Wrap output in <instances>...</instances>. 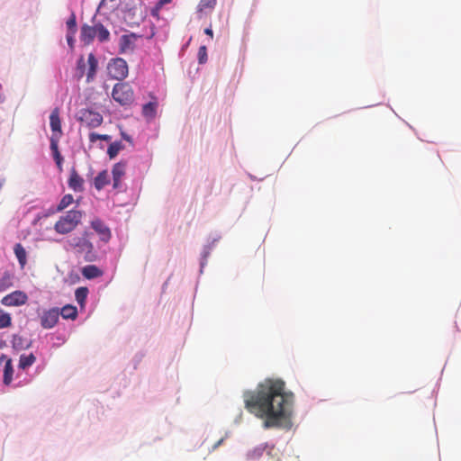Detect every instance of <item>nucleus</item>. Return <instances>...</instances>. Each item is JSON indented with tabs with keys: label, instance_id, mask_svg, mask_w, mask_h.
Wrapping results in <instances>:
<instances>
[{
	"label": "nucleus",
	"instance_id": "72a5a7b5",
	"mask_svg": "<svg viewBox=\"0 0 461 461\" xmlns=\"http://www.w3.org/2000/svg\"><path fill=\"white\" fill-rule=\"evenodd\" d=\"M85 67H86L85 59H84V57L81 56L79 58V59L77 60V69L80 70V75H79L80 77H83Z\"/></svg>",
	"mask_w": 461,
	"mask_h": 461
},
{
	"label": "nucleus",
	"instance_id": "2f4dec72",
	"mask_svg": "<svg viewBox=\"0 0 461 461\" xmlns=\"http://www.w3.org/2000/svg\"><path fill=\"white\" fill-rule=\"evenodd\" d=\"M198 61L200 64H204L207 61V49L205 46H201L198 50Z\"/></svg>",
	"mask_w": 461,
	"mask_h": 461
},
{
	"label": "nucleus",
	"instance_id": "e433bc0d",
	"mask_svg": "<svg viewBox=\"0 0 461 461\" xmlns=\"http://www.w3.org/2000/svg\"><path fill=\"white\" fill-rule=\"evenodd\" d=\"M204 33L208 35L211 39L213 38V32L211 26L204 29Z\"/></svg>",
	"mask_w": 461,
	"mask_h": 461
},
{
	"label": "nucleus",
	"instance_id": "1a4fd4ad",
	"mask_svg": "<svg viewBox=\"0 0 461 461\" xmlns=\"http://www.w3.org/2000/svg\"><path fill=\"white\" fill-rule=\"evenodd\" d=\"M28 301L27 294L20 290H16L5 296L1 300L2 304L5 306H22Z\"/></svg>",
	"mask_w": 461,
	"mask_h": 461
},
{
	"label": "nucleus",
	"instance_id": "2eb2a0df",
	"mask_svg": "<svg viewBox=\"0 0 461 461\" xmlns=\"http://www.w3.org/2000/svg\"><path fill=\"white\" fill-rule=\"evenodd\" d=\"M87 63H88L89 68H88V71L86 74V82L90 83L95 79L97 67H98V61L93 53H90L88 55Z\"/></svg>",
	"mask_w": 461,
	"mask_h": 461
},
{
	"label": "nucleus",
	"instance_id": "9d476101",
	"mask_svg": "<svg viewBox=\"0 0 461 461\" xmlns=\"http://www.w3.org/2000/svg\"><path fill=\"white\" fill-rule=\"evenodd\" d=\"M59 310L58 308H52L44 311L41 315V325L43 329H51L59 321Z\"/></svg>",
	"mask_w": 461,
	"mask_h": 461
},
{
	"label": "nucleus",
	"instance_id": "bb28decb",
	"mask_svg": "<svg viewBox=\"0 0 461 461\" xmlns=\"http://www.w3.org/2000/svg\"><path fill=\"white\" fill-rule=\"evenodd\" d=\"M122 145L121 142H113V143H111L108 147V149H107V154L109 155V158H115L119 151L122 149Z\"/></svg>",
	"mask_w": 461,
	"mask_h": 461
},
{
	"label": "nucleus",
	"instance_id": "4c0bfd02",
	"mask_svg": "<svg viewBox=\"0 0 461 461\" xmlns=\"http://www.w3.org/2000/svg\"><path fill=\"white\" fill-rule=\"evenodd\" d=\"M224 438H220L213 446H212V450L216 449L220 445L222 444Z\"/></svg>",
	"mask_w": 461,
	"mask_h": 461
},
{
	"label": "nucleus",
	"instance_id": "58836bf2",
	"mask_svg": "<svg viewBox=\"0 0 461 461\" xmlns=\"http://www.w3.org/2000/svg\"><path fill=\"white\" fill-rule=\"evenodd\" d=\"M171 1H172V0H159V1L158 2V5H159V6H163L164 5L168 4V3H170Z\"/></svg>",
	"mask_w": 461,
	"mask_h": 461
},
{
	"label": "nucleus",
	"instance_id": "393cba45",
	"mask_svg": "<svg viewBox=\"0 0 461 461\" xmlns=\"http://www.w3.org/2000/svg\"><path fill=\"white\" fill-rule=\"evenodd\" d=\"M88 294V289L85 286H81L77 288L75 292V297L77 302L81 305L84 306L85 302L86 300Z\"/></svg>",
	"mask_w": 461,
	"mask_h": 461
},
{
	"label": "nucleus",
	"instance_id": "0eeeda50",
	"mask_svg": "<svg viewBox=\"0 0 461 461\" xmlns=\"http://www.w3.org/2000/svg\"><path fill=\"white\" fill-rule=\"evenodd\" d=\"M77 120L86 127L97 128L103 123V116L91 109H81L77 113Z\"/></svg>",
	"mask_w": 461,
	"mask_h": 461
},
{
	"label": "nucleus",
	"instance_id": "cd10ccee",
	"mask_svg": "<svg viewBox=\"0 0 461 461\" xmlns=\"http://www.w3.org/2000/svg\"><path fill=\"white\" fill-rule=\"evenodd\" d=\"M73 201L74 198L72 194L64 195L58 205V211H63L68 206H69L73 203Z\"/></svg>",
	"mask_w": 461,
	"mask_h": 461
},
{
	"label": "nucleus",
	"instance_id": "7ed1b4c3",
	"mask_svg": "<svg viewBox=\"0 0 461 461\" xmlns=\"http://www.w3.org/2000/svg\"><path fill=\"white\" fill-rule=\"evenodd\" d=\"M83 212L78 210H70L60 216L54 224V230L59 234H68L72 232L81 222Z\"/></svg>",
	"mask_w": 461,
	"mask_h": 461
},
{
	"label": "nucleus",
	"instance_id": "aec40b11",
	"mask_svg": "<svg viewBox=\"0 0 461 461\" xmlns=\"http://www.w3.org/2000/svg\"><path fill=\"white\" fill-rule=\"evenodd\" d=\"M50 149L52 151L53 158L57 164V167H58L59 172H61L63 169L62 168L63 158L59 150V142H56L55 140L51 141Z\"/></svg>",
	"mask_w": 461,
	"mask_h": 461
},
{
	"label": "nucleus",
	"instance_id": "a211bd4d",
	"mask_svg": "<svg viewBox=\"0 0 461 461\" xmlns=\"http://www.w3.org/2000/svg\"><path fill=\"white\" fill-rule=\"evenodd\" d=\"M132 37H133V35L124 34L120 38V52L121 53H125L128 50H133Z\"/></svg>",
	"mask_w": 461,
	"mask_h": 461
},
{
	"label": "nucleus",
	"instance_id": "ea45409f",
	"mask_svg": "<svg viewBox=\"0 0 461 461\" xmlns=\"http://www.w3.org/2000/svg\"><path fill=\"white\" fill-rule=\"evenodd\" d=\"M123 138H124L125 140H127L128 141H131L130 137H128V136H126V135H124V134H123Z\"/></svg>",
	"mask_w": 461,
	"mask_h": 461
},
{
	"label": "nucleus",
	"instance_id": "f3484780",
	"mask_svg": "<svg viewBox=\"0 0 461 461\" xmlns=\"http://www.w3.org/2000/svg\"><path fill=\"white\" fill-rule=\"evenodd\" d=\"M110 183V177L106 170L98 173L95 177L94 185L97 190H102L105 185Z\"/></svg>",
	"mask_w": 461,
	"mask_h": 461
},
{
	"label": "nucleus",
	"instance_id": "f03ea898",
	"mask_svg": "<svg viewBox=\"0 0 461 461\" xmlns=\"http://www.w3.org/2000/svg\"><path fill=\"white\" fill-rule=\"evenodd\" d=\"M92 232L83 231L80 235H74L67 240L68 249L73 251L86 262H94L97 259V253L91 240Z\"/></svg>",
	"mask_w": 461,
	"mask_h": 461
},
{
	"label": "nucleus",
	"instance_id": "4468645a",
	"mask_svg": "<svg viewBox=\"0 0 461 461\" xmlns=\"http://www.w3.org/2000/svg\"><path fill=\"white\" fill-rule=\"evenodd\" d=\"M125 170H126V163L125 162H118L113 166V170H112L113 188L117 189L121 186V181H122V176L125 175Z\"/></svg>",
	"mask_w": 461,
	"mask_h": 461
},
{
	"label": "nucleus",
	"instance_id": "473e14b6",
	"mask_svg": "<svg viewBox=\"0 0 461 461\" xmlns=\"http://www.w3.org/2000/svg\"><path fill=\"white\" fill-rule=\"evenodd\" d=\"M23 339L20 337V336H14V339H13V347L16 349H21L23 348V342H22Z\"/></svg>",
	"mask_w": 461,
	"mask_h": 461
},
{
	"label": "nucleus",
	"instance_id": "c756f323",
	"mask_svg": "<svg viewBox=\"0 0 461 461\" xmlns=\"http://www.w3.org/2000/svg\"><path fill=\"white\" fill-rule=\"evenodd\" d=\"M12 319L9 313H2L0 315V329L7 328L11 325Z\"/></svg>",
	"mask_w": 461,
	"mask_h": 461
},
{
	"label": "nucleus",
	"instance_id": "ddd939ff",
	"mask_svg": "<svg viewBox=\"0 0 461 461\" xmlns=\"http://www.w3.org/2000/svg\"><path fill=\"white\" fill-rule=\"evenodd\" d=\"M84 183V179L79 176L77 170L74 167H72L68 181L69 188H71L75 192H83Z\"/></svg>",
	"mask_w": 461,
	"mask_h": 461
},
{
	"label": "nucleus",
	"instance_id": "412c9836",
	"mask_svg": "<svg viewBox=\"0 0 461 461\" xmlns=\"http://www.w3.org/2000/svg\"><path fill=\"white\" fill-rule=\"evenodd\" d=\"M59 315H61L64 319L75 320L77 317V307L71 304H67L61 308L59 311Z\"/></svg>",
	"mask_w": 461,
	"mask_h": 461
},
{
	"label": "nucleus",
	"instance_id": "6e6552de",
	"mask_svg": "<svg viewBox=\"0 0 461 461\" xmlns=\"http://www.w3.org/2000/svg\"><path fill=\"white\" fill-rule=\"evenodd\" d=\"M60 111L59 108L56 107L52 110L50 115V126L52 131L51 137H50V142L56 141L59 142L63 132L61 129V120H60Z\"/></svg>",
	"mask_w": 461,
	"mask_h": 461
},
{
	"label": "nucleus",
	"instance_id": "dca6fc26",
	"mask_svg": "<svg viewBox=\"0 0 461 461\" xmlns=\"http://www.w3.org/2000/svg\"><path fill=\"white\" fill-rule=\"evenodd\" d=\"M158 104L157 101L149 102L142 106V115L149 121L153 120L157 114Z\"/></svg>",
	"mask_w": 461,
	"mask_h": 461
},
{
	"label": "nucleus",
	"instance_id": "4be33fe9",
	"mask_svg": "<svg viewBox=\"0 0 461 461\" xmlns=\"http://www.w3.org/2000/svg\"><path fill=\"white\" fill-rule=\"evenodd\" d=\"M82 275L87 279H92L100 276L102 271L97 267L89 265L83 268Z\"/></svg>",
	"mask_w": 461,
	"mask_h": 461
},
{
	"label": "nucleus",
	"instance_id": "c85d7f7f",
	"mask_svg": "<svg viewBox=\"0 0 461 461\" xmlns=\"http://www.w3.org/2000/svg\"><path fill=\"white\" fill-rule=\"evenodd\" d=\"M67 27L68 32H72V34H76L77 32V20L76 15L73 13L71 16L67 21Z\"/></svg>",
	"mask_w": 461,
	"mask_h": 461
},
{
	"label": "nucleus",
	"instance_id": "39448f33",
	"mask_svg": "<svg viewBox=\"0 0 461 461\" xmlns=\"http://www.w3.org/2000/svg\"><path fill=\"white\" fill-rule=\"evenodd\" d=\"M113 99L122 106H130L134 102V91L127 82L116 83L112 91Z\"/></svg>",
	"mask_w": 461,
	"mask_h": 461
},
{
	"label": "nucleus",
	"instance_id": "5701e85b",
	"mask_svg": "<svg viewBox=\"0 0 461 461\" xmlns=\"http://www.w3.org/2000/svg\"><path fill=\"white\" fill-rule=\"evenodd\" d=\"M13 285V276L9 272H5L0 276V293L5 291Z\"/></svg>",
	"mask_w": 461,
	"mask_h": 461
},
{
	"label": "nucleus",
	"instance_id": "f257e3e1",
	"mask_svg": "<svg viewBox=\"0 0 461 461\" xmlns=\"http://www.w3.org/2000/svg\"><path fill=\"white\" fill-rule=\"evenodd\" d=\"M245 408L264 420L265 429L281 428L290 422L294 395L285 391L281 379L267 378L255 390L243 393Z\"/></svg>",
	"mask_w": 461,
	"mask_h": 461
},
{
	"label": "nucleus",
	"instance_id": "f8f14e48",
	"mask_svg": "<svg viewBox=\"0 0 461 461\" xmlns=\"http://www.w3.org/2000/svg\"><path fill=\"white\" fill-rule=\"evenodd\" d=\"M2 364H5L3 382L5 384L9 385L13 380L14 375L12 359L6 355L2 354L0 357V365Z\"/></svg>",
	"mask_w": 461,
	"mask_h": 461
},
{
	"label": "nucleus",
	"instance_id": "a878e982",
	"mask_svg": "<svg viewBox=\"0 0 461 461\" xmlns=\"http://www.w3.org/2000/svg\"><path fill=\"white\" fill-rule=\"evenodd\" d=\"M215 5L216 0H201L197 6V11L202 13L206 9L212 10Z\"/></svg>",
	"mask_w": 461,
	"mask_h": 461
},
{
	"label": "nucleus",
	"instance_id": "6ab92c4d",
	"mask_svg": "<svg viewBox=\"0 0 461 461\" xmlns=\"http://www.w3.org/2000/svg\"><path fill=\"white\" fill-rule=\"evenodd\" d=\"M14 254L18 259L21 267H23L27 263V253L22 244L17 243L14 248Z\"/></svg>",
	"mask_w": 461,
	"mask_h": 461
},
{
	"label": "nucleus",
	"instance_id": "7c9ffc66",
	"mask_svg": "<svg viewBox=\"0 0 461 461\" xmlns=\"http://www.w3.org/2000/svg\"><path fill=\"white\" fill-rule=\"evenodd\" d=\"M98 140H110V136L106 135V134H98V133H95V132H91L89 134V140H90V142L95 143Z\"/></svg>",
	"mask_w": 461,
	"mask_h": 461
},
{
	"label": "nucleus",
	"instance_id": "c9c22d12",
	"mask_svg": "<svg viewBox=\"0 0 461 461\" xmlns=\"http://www.w3.org/2000/svg\"><path fill=\"white\" fill-rule=\"evenodd\" d=\"M161 8L162 6H159L158 4L157 3L156 6L151 10V15L158 17Z\"/></svg>",
	"mask_w": 461,
	"mask_h": 461
},
{
	"label": "nucleus",
	"instance_id": "f704fd0d",
	"mask_svg": "<svg viewBox=\"0 0 461 461\" xmlns=\"http://www.w3.org/2000/svg\"><path fill=\"white\" fill-rule=\"evenodd\" d=\"M75 34H72V32H68V34H67V41H68V44L73 48L74 46V41H75Z\"/></svg>",
	"mask_w": 461,
	"mask_h": 461
},
{
	"label": "nucleus",
	"instance_id": "20e7f679",
	"mask_svg": "<svg viewBox=\"0 0 461 461\" xmlns=\"http://www.w3.org/2000/svg\"><path fill=\"white\" fill-rule=\"evenodd\" d=\"M95 37L100 42L108 41L110 32L101 23H95L93 26L88 24L82 25L80 39L85 44H90Z\"/></svg>",
	"mask_w": 461,
	"mask_h": 461
},
{
	"label": "nucleus",
	"instance_id": "423d86ee",
	"mask_svg": "<svg viewBox=\"0 0 461 461\" xmlns=\"http://www.w3.org/2000/svg\"><path fill=\"white\" fill-rule=\"evenodd\" d=\"M107 72L111 78L122 81L129 73L127 62L122 58L113 59L108 63Z\"/></svg>",
	"mask_w": 461,
	"mask_h": 461
},
{
	"label": "nucleus",
	"instance_id": "9b49d317",
	"mask_svg": "<svg viewBox=\"0 0 461 461\" xmlns=\"http://www.w3.org/2000/svg\"><path fill=\"white\" fill-rule=\"evenodd\" d=\"M90 225L97 233L101 241L107 243L111 240V230L102 220L98 218L94 219Z\"/></svg>",
	"mask_w": 461,
	"mask_h": 461
},
{
	"label": "nucleus",
	"instance_id": "b1692460",
	"mask_svg": "<svg viewBox=\"0 0 461 461\" xmlns=\"http://www.w3.org/2000/svg\"><path fill=\"white\" fill-rule=\"evenodd\" d=\"M35 361L36 357L32 353L29 355H22L19 360V368L26 369L27 367L32 366Z\"/></svg>",
	"mask_w": 461,
	"mask_h": 461
}]
</instances>
